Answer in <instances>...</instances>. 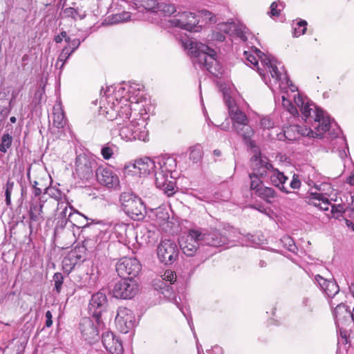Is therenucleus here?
Instances as JSON below:
<instances>
[{
  "mask_svg": "<svg viewBox=\"0 0 354 354\" xmlns=\"http://www.w3.org/2000/svg\"><path fill=\"white\" fill-rule=\"evenodd\" d=\"M294 102L300 110L302 119L309 127L290 126L287 127L283 133L277 135L278 139L282 140L284 138L288 140H296V136L291 135V133L295 131L304 136L322 138L331 125V119L328 113L317 107L308 98L303 97L299 93L294 96Z\"/></svg>",
  "mask_w": 354,
  "mask_h": 354,
  "instance_id": "nucleus-1",
  "label": "nucleus"
},
{
  "mask_svg": "<svg viewBox=\"0 0 354 354\" xmlns=\"http://www.w3.org/2000/svg\"><path fill=\"white\" fill-rule=\"evenodd\" d=\"M188 53L193 56V62L201 68L206 69L211 74L219 77L223 73V68L218 64L215 50L208 46L189 39L184 44Z\"/></svg>",
  "mask_w": 354,
  "mask_h": 354,
  "instance_id": "nucleus-2",
  "label": "nucleus"
},
{
  "mask_svg": "<svg viewBox=\"0 0 354 354\" xmlns=\"http://www.w3.org/2000/svg\"><path fill=\"white\" fill-rule=\"evenodd\" d=\"M256 53L263 66L270 74L274 82L279 84V87L285 88L288 86L292 92L297 90V86L289 80L284 67L281 66L279 70L278 65L280 63L277 59L265 55L259 50L256 49Z\"/></svg>",
  "mask_w": 354,
  "mask_h": 354,
  "instance_id": "nucleus-3",
  "label": "nucleus"
},
{
  "mask_svg": "<svg viewBox=\"0 0 354 354\" xmlns=\"http://www.w3.org/2000/svg\"><path fill=\"white\" fill-rule=\"evenodd\" d=\"M119 135L126 141L140 140L145 141L148 137V131L146 129V122L142 118L138 120H126L117 122Z\"/></svg>",
  "mask_w": 354,
  "mask_h": 354,
  "instance_id": "nucleus-4",
  "label": "nucleus"
},
{
  "mask_svg": "<svg viewBox=\"0 0 354 354\" xmlns=\"http://www.w3.org/2000/svg\"><path fill=\"white\" fill-rule=\"evenodd\" d=\"M123 211L135 221L143 219L146 214V207L140 198L131 192H123L120 196Z\"/></svg>",
  "mask_w": 354,
  "mask_h": 354,
  "instance_id": "nucleus-5",
  "label": "nucleus"
},
{
  "mask_svg": "<svg viewBox=\"0 0 354 354\" xmlns=\"http://www.w3.org/2000/svg\"><path fill=\"white\" fill-rule=\"evenodd\" d=\"M315 281L326 296L331 308H333L339 301L344 300V292H340L339 286L334 280H328L317 274L315 277Z\"/></svg>",
  "mask_w": 354,
  "mask_h": 354,
  "instance_id": "nucleus-6",
  "label": "nucleus"
},
{
  "mask_svg": "<svg viewBox=\"0 0 354 354\" xmlns=\"http://www.w3.org/2000/svg\"><path fill=\"white\" fill-rule=\"evenodd\" d=\"M155 181L160 185H163L167 177L173 178L172 173L176 167V160L170 156H160L155 159Z\"/></svg>",
  "mask_w": 354,
  "mask_h": 354,
  "instance_id": "nucleus-7",
  "label": "nucleus"
},
{
  "mask_svg": "<svg viewBox=\"0 0 354 354\" xmlns=\"http://www.w3.org/2000/svg\"><path fill=\"white\" fill-rule=\"evenodd\" d=\"M197 231L200 233L199 237L201 245L212 247H221L227 244L229 242V239L226 235L217 229L199 228L197 229Z\"/></svg>",
  "mask_w": 354,
  "mask_h": 354,
  "instance_id": "nucleus-8",
  "label": "nucleus"
},
{
  "mask_svg": "<svg viewBox=\"0 0 354 354\" xmlns=\"http://www.w3.org/2000/svg\"><path fill=\"white\" fill-rule=\"evenodd\" d=\"M138 287L136 281L133 278H124L115 283L113 290V295L120 299H131L138 292Z\"/></svg>",
  "mask_w": 354,
  "mask_h": 354,
  "instance_id": "nucleus-9",
  "label": "nucleus"
},
{
  "mask_svg": "<svg viewBox=\"0 0 354 354\" xmlns=\"http://www.w3.org/2000/svg\"><path fill=\"white\" fill-rule=\"evenodd\" d=\"M100 325L95 319L88 317L82 318L80 324V330L82 337L89 344L95 342L99 339V328H102L104 325L100 319Z\"/></svg>",
  "mask_w": 354,
  "mask_h": 354,
  "instance_id": "nucleus-10",
  "label": "nucleus"
},
{
  "mask_svg": "<svg viewBox=\"0 0 354 354\" xmlns=\"http://www.w3.org/2000/svg\"><path fill=\"white\" fill-rule=\"evenodd\" d=\"M170 22L175 27L190 32H198L201 29V27L197 26L199 22L198 16L190 12H183L175 15Z\"/></svg>",
  "mask_w": 354,
  "mask_h": 354,
  "instance_id": "nucleus-11",
  "label": "nucleus"
},
{
  "mask_svg": "<svg viewBox=\"0 0 354 354\" xmlns=\"http://www.w3.org/2000/svg\"><path fill=\"white\" fill-rule=\"evenodd\" d=\"M141 270V265L138 260L133 257H123L116 265L118 275L123 278H133Z\"/></svg>",
  "mask_w": 354,
  "mask_h": 354,
  "instance_id": "nucleus-12",
  "label": "nucleus"
},
{
  "mask_svg": "<svg viewBox=\"0 0 354 354\" xmlns=\"http://www.w3.org/2000/svg\"><path fill=\"white\" fill-rule=\"evenodd\" d=\"M199 236L200 233L197 231V229H192L189 231L186 236L180 238L179 241L180 247L185 255L192 257L196 252L199 245H201Z\"/></svg>",
  "mask_w": 354,
  "mask_h": 354,
  "instance_id": "nucleus-13",
  "label": "nucleus"
},
{
  "mask_svg": "<svg viewBox=\"0 0 354 354\" xmlns=\"http://www.w3.org/2000/svg\"><path fill=\"white\" fill-rule=\"evenodd\" d=\"M253 174L263 178L269 177L273 166L269 159L261 153L254 154L250 160Z\"/></svg>",
  "mask_w": 354,
  "mask_h": 354,
  "instance_id": "nucleus-14",
  "label": "nucleus"
},
{
  "mask_svg": "<svg viewBox=\"0 0 354 354\" xmlns=\"http://www.w3.org/2000/svg\"><path fill=\"white\" fill-rule=\"evenodd\" d=\"M115 324L122 333H127L135 326V317L133 312L125 307H120L115 317Z\"/></svg>",
  "mask_w": 354,
  "mask_h": 354,
  "instance_id": "nucleus-15",
  "label": "nucleus"
},
{
  "mask_svg": "<svg viewBox=\"0 0 354 354\" xmlns=\"http://www.w3.org/2000/svg\"><path fill=\"white\" fill-rule=\"evenodd\" d=\"M157 254L161 262L171 264L178 257L177 245L171 240L162 241L158 247Z\"/></svg>",
  "mask_w": 354,
  "mask_h": 354,
  "instance_id": "nucleus-16",
  "label": "nucleus"
},
{
  "mask_svg": "<svg viewBox=\"0 0 354 354\" xmlns=\"http://www.w3.org/2000/svg\"><path fill=\"white\" fill-rule=\"evenodd\" d=\"M95 175L98 183L108 188L115 189L120 185L118 176L110 167L100 166Z\"/></svg>",
  "mask_w": 354,
  "mask_h": 354,
  "instance_id": "nucleus-17",
  "label": "nucleus"
},
{
  "mask_svg": "<svg viewBox=\"0 0 354 354\" xmlns=\"http://www.w3.org/2000/svg\"><path fill=\"white\" fill-rule=\"evenodd\" d=\"M93 163L85 154L79 155L75 161V174L82 180H88L93 176Z\"/></svg>",
  "mask_w": 354,
  "mask_h": 354,
  "instance_id": "nucleus-18",
  "label": "nucleus"
},
{
  "mask_svg": "<svg viewBox=\"0 0 354 354\" xmlns=\"http://www.w3.org/2000/svg\"><path fill=\"white\" fill-rule=\"evenodd\" d=\"M107 304L106 297L104 293L98 292L93 295L88 304V310L92 317L95 319L100 325V319L102 313L104 310Z\"/></svg>",
  "mask_w": 354,
  "mask_h": 354,
  "instance_id": "nucleus-19",
  "label": "nucleus"
},
{
  "mask_svg": "<svg viewBox=\"0 0 354 354\" xmlns=\"http://www.w3.org/2000/svg\"><path fill=\"white\" fill-rule=\"evenodd\" d=\"M117 101L119 100L113 95L102 97L100 100V114L109 120H118Z\"/></svg>",
  "mask_w": 354,
  "mask_h": 354,
  "instance_id": "nucleus-20",
  "label": "nucleus"
},
{
  "mask_svg": "<svg viewBox=\"0 0 354 354\" xmlns=\"http://www.w3.org/2000/svg\"><path fill=\"white\" fill-rule=\"evenodd\" d=\"M335 306H336L333 310V315L336 326L352 325L353 311L351 312L348 306L344 303V300L339 301Z\"/></svg>",
  "mask_w": 354,
  "mask_h": 354,
  "instance_id": "nucleus-21",
  "label": "nucleus"
},
{
  "mask_svg": "<svg viewBox=\"0 0 354 354\" xmlns=\"http://www.w3.org/2000/svg\"><path fill=\"white\" fill-rule=\"evenodd\" d=\"M102 342L104 348L111 354H122L123 352V346L121 342L116 339L111 331L102 333Z\"/></svg>",
  "mask_w": 354,
  "mask_h": 354,
  "instance_id": "nucleus-22",
  "label": "nucleus"
},
{
  "mask_svg": "<svg viewBox=\"0 0 354 354\" xmlns=\"http://www.w3.org/2000/svg\"><path fill=\"white\" fill-rule=\"evenodd\" d=\"M155 160H151L149 158H145L137 160L133 164L135 171L133 172L138 173L140 176H147L151 173L155 174L156 170Z\"/></svg>",
  "mask_w": 354,
  "mask_h": 354,
  "instance_id": "nucleus-23",
  "label": "nucleus"
},
{
  "mask_svg": "<svg viewBox=\"0 0 354 354\" xmlns=\"http://www.w3.org/2000/svg\"><path fill=\"white\" fill-rule=\"evenodd\" d=\"M116 112H118V122L120 120H129L131 114V104L127 97H122L117 101Z\"/></svg>",
  "mask_w": 354,
  "mask_h": 354,
  "instance_id": "nucleus-24",
  "label": "nucleus"
},
{
  "mask_svg": "<svg viewBox=\"0 0 354 354\" xmlns=\"http://www.w3.org/2000/svg\"><path fill=\"white\" fill-rule=\"evenodd\" d=\"M229 113L232 122V129L249 122L247 115L236 106H229Z\"/></svg>",
  "mask_w": 354,
  "mask_h": 354,
  "instance_id": "nucleus-25",
  "label": "nucleus"
},
{
  "mask_svg": "<svg viewBox=\"0 0 354 354\" xmlns=\"http://www.w3.org/2000/svg\"><path fill=\"white\" fill-rule=\"evenodd\" d=\"M70 209H71L68 213V219L69 221V223H71L73 226H76L77 227L80 228V227H86V226L88 225V223H86V224L83 223L82 220H84V219L86 220V221L91 220V223H100V221H97L93 219H89L84 215L80 213L78 211L75 210L73 207H71Z\"/></svg>",
  "mask_w": 354,
  "mask_h": 354,
  "instance_id": "nucleus-26",
  "label": "nucleus"
},
{
  "mask_svg": "<svg viewBox=\"0 0 354 354\" xmlns=\"http://www.w3.org/2000/svg\"><path fill=\"white\" fill-rule=\"evenodd\" d=\"M308 203L323 211L328 210L330 205L329 200L320 193H310Z\"/></svg>",
  "mask_w": 354,
  "mask_h": 354,
  "instance_id": "nucleus-27",
  "label": "nucleus"
},
{
  "mask_svg": "<svg viewBox=\"0 0 354 354\" xmlns=\"http://www.w3.org/2000/svg\"><path fill=\"white\" fill-rule=\"evenodd\" d=\"M233 129L237 135L242 138L243 142L246 145H250V147L253 145L252 138L254 134V131L248 122Z\"/></svg>",
  "mask_w": 354,
  "mask_h": 354,
  "instance_id": "nucleus-28",
  "label": "nucleus"
},
{
  "mask_svg": "<svg viewBox=\"0 0 354 354\" xmlns=\"http://www.w3.org/2000/svg\"><path fill=\"white\" fill-rule=\"evenodd\" d=\"M269 178L272 185L278 187L283 192L289 193L284 186L288 178L282 172H280L278 169L273 168V169L271 170Z\"/></svg>",
  "mask_w": 354,
  "mask_h": 354,
  "instance_id": "nucleus-29",
  "label": "nucleus"
},
{
  "mask_svg": "<svg viewBox=\"0 0 354 354\" xmlns=\"http://www.w3.org/2000/svg\"><path fill=\"white\" fill-rule=\"evenodd\" d=\"M53 124L58 129L64 128L66 124V119L60 102H57L53 106Z\"/></svg>",
  "mask_w": 354,
  "mask_h": 354,
  "instance_id": "nucleus-30",
  "label": "nucleus"
},
{
  "mask_svg": "<svg viewBox=\"0 0 354 354\" xmlns=\"http://www.w3.org/2000/svg\"><path fill=\"white\" fill-rule=\"evenodd\" d=\"M218 30L223 33L227 35H232L236 33L239 36L242 40H247V37L243 34L240 33L237 29V26L234 23H222L218 25Z\"/></svg>",
  "mask_w": 354,
  "mask_h": 354,
  "instance_id": "nucleus-31",
  "label": "nucleus"
},
{
  "mask_svg": "<svg viewBox=\"0 0 354 354\" xmlns=\"http://www.w3.org/2000/svg\"><path fill=\"white\" fill-rule=\"evenodd\" d=\"M255 194L270 203H272L277 196V192L274 189L264 185L260 189H258L257 193Z\"/></svg>",
  "mask_w": 354,
  "mask_h": 354,
  "instance_id": "nucleus-32",
  "label": "nucleus"
},
{
  "mask_svg": "<svg viewBox=\"0 0 354 354\" xmlns=\"http://www.w3.org/2000/svg\"><path fill=\"white\" fill-rule=\"evenodd\" d=\"M77 263V255L75 252H71L63 259L62 268L64 272L68 274L73 270Z\"/></svg>",
  "mask_w": 354,
  "mask_h": 354,
  "instance_id": "nucleus-33",
  "label": "nucleus"
},
{
  "mask_svg": "<svg viewBox=\"0 0 354 354\" xmlns=\"http://www.w3.org/2000/svg\"><path fill=\"white\" fill-rule=\"evenodd\" d=\"M44 207L43 201H38L32 202L30 204V218L33 221H38L40 218H42V208Z\"/></svg>",
  "mask_w": 354,
  "mask_h": 354,
  "instance_id": "nucleus-34",
  "label": "nucleus"
},
{
  "mask_svg": "<svg viewBox=\"0 0 354 354\" xmlns=\"http://www.w3.org/2000/svg\"><path fill=\"white\" fill-rule=\"evenodd\" d=\"M151 212L153 214V219L160 225L164 224L169 218L167 211L163 207H158L152 209Z\"/></svg>",
  "mask_w": 354,
  "mask_h": 354,
  "instance_id": "nucleus-35",
  "label": "nucleus"
},
{
  "mask_svg": "<svg viewBox=\"0 0 354 354\" xmlns=\"http://www.w3.org/2000/svg\"><path fill=\"white\" fill-rule=\"evenodd\" d=\"M140 234H142L141 239L146 243L155 242L158 239V233L154 227H152V229L145 227L141 230Z\"/></svg>",
  "mask_w": 354,
  "mask_h": 354,
  "instance_id": "nucleus-36",
  "label": "nucleus"
},
{
  "mask_svg": "<svg viewBox=\"0 0 354 354\" xmlns=\"http://www.w3.org/2000/svg\"><path fill=\"white\" fill-rule=\"evenodd\" d=\"M249 178L250 180V190L253 191L254 194L257 193V190L260 189L263 186V180L264 179L262 177L258 176L253 173H250L249 174Z\"/></svg>",
  "mask_w": 354,
  "mask_h": 354,
  "instance_id": "nucleus-37",
  "label": "nucleus"
},
{
  "mask_svg": "<svg viewBox=\"0 0 354 354\" xmlns=\"http://www.w3.org/2000/svg\"><path fill=\"white\" fill-rule=\"evenodd\" d=\"M169 178V177L166 178V180L164 182L163 185H160L158 183H156V185L157 187L162 189L165 194L168 196H171L175 193V186L174 182L173 180H170Z\"/></svg>",
  "mask_w": 354,
  "mask_h": 354,
  "instance_id": "nucleus-38",
  "label": "nucleus"
},
{
  "mask_svg": "<svg viewBox=\"0 0 354 354\" xmlns=\"http://www.w3.org/2000/svg\"><path fill=\"white\" fill-rule=\"evenodd\" d=\"M64 14L67 17H71L76 20L77 18L83 19L86 15L84 12H81L78 8H74L72 7L66 8L64 10Z\"/></svg>",
  "mask_w": 354,
  "mask_h": 354,
  "instance_id": "nucleus-39",
  "label": "nucleus"
},
{
  "mask_svg": "<svg viewBox=\"0 0 354 354\" xmlns=\"http://www.w3.org/2000/svg\"><path fill=\"white\" fill-rule=\"evenodd\" d=\"M72 52L70 50L69 47H64L61 53L59 54L57 62L55 64V66H59V63H61V66H59V69H62L64 65L65 62L72 55Z\"/></svg>",
  "mask_w": 354,
  "mask_h": 354,
  "instance_id": "nucleus-40",
  "label": "nucleus"
},
{
  "mask_svg": "<svg viewBox=\"0 0 354 354\" xmlns=\"http://www.w3.org/2000/svg\"><path fill=\"white\" fill-rule=\"evenodd\" d=\"M203 156V150L200 145H195L190 148L189 159L194 162H198Z\"/></svg>",
  "mask_w": 354,
  "mask_h": 354,
  "instance_id": "nucleus-41",
  "label": "nucleus"
},
{
  "mask_svg": "<svg viewBox=\"0 0 354 354\" xmlns=\"http://www.w3.org/2000/svg\"><path fill=\"white\" fill-rule=\"evenodd\" d=\"M158 12H160L165 15H171L176 12V7L174 4L160 2L158 6Z\"/></svg>",
  "mask_w": 354,
  "mask_h": 354,
  "instance_id": "nucleus-42",
  "label": "nucleus"
},
{
  "mask_svg": "<svg viewBox=\"0 0 354 354\" xmlns=\"http://www.w3.org/2000/svg\"><path fill=\"white\" fill-rule=\"evenodd\" d=\"M245 58L247 59L248 62L250 63V64H251L250 66L257 68L259 75L261 76V77L263 79H264L265 75L263 73V70L259 67V64H258L259 59L257 58V57L253 55L248 54V52H246V51H245Z\"/></svg>",
  "mask_w": 354,
  "mask_h": 354,
  "instance_id": "nucleus-43",
  "label": "nucleus"
},
{
  "mask_svg": "<svg viewBox=\"0 0 354 354\" xmlns=\"http://www.w3.org/2000/svg\"><path fill=\"white\" fill-rule=\"evenodd\" d=\"M15 186V183L11 181L10 179L8 180L4 189H5V196H6V204L8 207L11 206V194Z\"/></svg>",
  "mask_w": 354,
  "mask_h": 354,
  "instance_id": "nucleus-44",
  "label": "nucleus"
},
{
  "mask_svg": "<svg viewBox=\"0 0 354 354\" xmlns=\"http://www.w3.org/2000/svg\"><path fill=\"white\" fill-rule=\"evenodd\" d=\"M131 15L128 12H123L113 15L111 19V24L123 23L130 20Z\"/></svg>",
  "mask_w": 354,
  "mask_h": 354,
  "instance_id": "nucleus-45",
  "label": "nucleus"
},
{
  "mask_svg": "<svg viewBox=\"0 0 354 354\" xmlns=\"http://www.w3.org/2000/svg\"><path fill=\"white\" fill-rule=\"evenodd\" d=\"M282 105L292 115H299L298 110L292 103L288 100L284 95L282 96Z\"/></svg>",
  "mask_w": 354,
  "mask_h": 354,
  "instance_id": "nucleus-46",
  "label": "nucleus"
},
{
  "mask_svg": "<svg viewBox=\"0 0 354 354\" xmlns=\"http://www.w3.org/2000/svg\"><path fill=\"white\" fill-rule=\"evenodd\" d=\"M0 151L6 153L12 145V138L8 133L3 134L1 139Z\"/></svg>",
  "mask_w": 354,
  "mask_h": 354,
  "instance_id": "nucleus-47",
  "label": "nucleus"
},
{
  "mask_svg": "<svg viewBox=\"0 0 354 354\" xmlns=\"http://www.w3.org/2000/svg\"><path fill=\"white\" fill-rule=\"evenodd\" d=\"M281 242L283 247L288 250L290 252L295 253L297 247L295 244L294 240L289 236H284L281 239Z\"/></svg>",
  "mask_w": 354,
  "mask_h": 354,
  "instance_id": "nucleus-48",
  "label": "nucleus"
},
{
  "mask_svg": "<svg viewBox=\"0 0 354 354\" xmlns=\"http://www.w3.org/2000/svg\"><path fill=\"white\" fill-rule=\"evenodd\" d=\"M302 306L305 313H313L315 305L313 299L309 297H304L302 299Z\"/></svg>",
  "mask_w": 354,
  "mask_h": 354,
  "instance_id": "nucleus-49",
  "label": "nucleus"
},
{
  "mask_svg": "<svg viewBox=\"0 0 354 354\" xmlns=\"http://www.w3.org/2000/svg\"><path fill=\"white\" fill-rule=\"evenodd\" d=\"M307 22L301 20L297 23L296 26L294 28L293 36L297 37L304 35L306 30Z\"/></svg>",
  "mask_w": 354,
  "mask_h": 354,
  "instance_id": "nucleus-50",
  "label": "nucleus"
},
{
  "mask_svg": "<svg viewBox=\"0 0 354 354\" xmlns=\"http://www.w3.org/2000/svg\"><path fill=\"white\" fill-rule=\"evenodd\" d=\"M53 281L55 282V290L57 293H60L64 283V277L62 273L56 272L53 275Z\"/></svg>",
  "mask_w": 354,
  "mask_h": 354,
  "instance_id": "nucleus-51",
  "label": "nucleus"
},
{
  "mask_svg": "<svg viewBox=\"0 0 354 354\" xmlns=\"http://www.w3.org/2000/svg\"><path fill=\"white\" fill-rule=\"evenodd\" d=\"M160 3L156 0H142L143 6L146 10L158 12V6Z\"/></svg>",
  "mask_w": 354,
  "mask_h": 354,
  "instance_id": "nucleus-52",
  "label": "nucleus"
},
{
  "mask_svg": "<svg viewBox=\"0 0 354 354\" xmlns=\"http://www.w3.org/2000/svg\"><path fill=\"white\" fill-rule=\"evenodd\" d=\"M114 146L104 145L101 149V155L105 160H109L113 155Z\"/></svg>",
  "mask_w": 354,
  "mask_h": 354,
  "instance_id": "nucleus-53",
  "label": "nucleus"
},
{
  "mask_svg": "<svg viewBox=\"0 0 354 354\" xmlns=\"http://www.w3.org/2000/svg\"><path fill=\"white\" fill-rule=\"evenodd\" d=\"M162 280L169 281L170 284H173L176 280V275L174 271L167 270L162 275Z\"/></svg>",
  "mask_w": 354,
  "mask_h": 354,
  "instance_id": "nucleus-54",
  "label": "nucleus"
},
{
  "mask_svg": "<svg viewBox=\"0 0 354 354\" xmlns=\"http://www.w3.org/2000/svg\"><path fill=\"white\" fill-rule=\"evenodd\" d=\"M350 325H341V326H337V327L338 328V330L339 332V334H340V336L342 339H345V342L346 343H348L350 342L348 340V338L349 337V333H348V330H347L346 327L347 326H349Z\"/></svg>",
  "mask_w": 354,
  "mask_h": 354,
  "instance_id": "nucleus-55",
  "label": "nucleus"
},
{
  "mask_svg": "<svg viewBox=\"0 0 354 354\" xmlns=\"http://www.w3.org/2000/svg\"><path fill=\"white\" fill-rule=\"evenodd\" d=\"M344 212V205L342 204L331 205V213L333 216L338 218Z\"/></svg>",
  "mask_w": 354,
  "mask_h": 354,
  "instance_id": "nucleus-56",
  "label": "nucleus"
},
{
  "mask_svg": "<svg viewBox=\"0 0 354 354\" xmlns=\"http://www.w3.org/2000/svg\"><path fill=\"white\" fill-rule=\"evenodd\" d=\"M68 222L69 221L68 218H57L55 231L58 232L59 230H63Z\"/></svg>",
  "mask_w": 354,
  "mask_h": 354,
  "instance_id": "nucleus-57",
  "label": "nucleus"
},
{
  "mask_svg": "<svg viewBox=\"0 0 354 354\" xmlns=\"http://www.w3.org/2000/svg\"><path fill=\"white\" fill-rule=\"evenodd\" d=\"M212 39L216 40L218 41H223L225 39V36L222 32L218 30L212 32Z\"/></svg>",
  "mask_w": 354,
  "mask_h": 354,
  "instance_id": "nucleus-58",
  "label": "nucleus"
},
{
  "mask_svg": "<svg viewBox=\"0 0 354 354\" xmlns=\"http://www.w3.org/2000/svg\"><path fill=\"white\" fill-rule=\"evenodd\" d=\"M261 127L263 129H270L273 126V122L269 118H264L261 120Z\"/></svg>",
  "mask_w": 354,
  "mask_h": 354,
  "instance_id": "nucleus-59",
  "label": "nucleus"
},
{
  "mask_svg": "<svg viewBox=\"0 0 354 354\" xmlns=\"http://www.w3.org/2000/svg\"><path fill=\"white\" fill-rule=\"evenodd\" d=\"M301 182L296 175L293 176V178L290 182V186L292 189H298L300 187Z\"/></svg>",
  "mask_w": 354,
  "mask_h": 354,
  "instance_id": "nucleus-60",
  "label": "nucleus"
},
{
  "mask_svg": "<svg viewBox=\"0 0 354 354\" xmlns=\"http://www.w3.org/2000/svg\"><path fill=\"white\" fill-rule=\"evenodd\" d=\"M278 4L277 2L272 3L270 6V14L272 16L278 17L280 15L281 10H277Z\"/></svg>",
  "mask_w": 354,
  "mask_h": 354,
  "instance_id": "nucleus-61",
  "label": "nucleus"
},
{
  "mask_svg": "<svg viewBox=\"0 0 354 354\" xmlns=\"http://www.w3.org/2000/svg\"><path fill=\"white\" fill-rule=\"evenodd\" d=\"M45 317H46V326L49 328L53 324V315H52L51 312L50 310H48L45 314Z\"/></svg>",
  "mask_w": 354,
  "mask_h": 354,
  "instance_id": "nucleus-62",
  "label": "nucleus"
},
{
  "mask_svg": "<svg viewBox=\"0 0 354 354\" xmlns=\"http://www.w3.org/2000/svg\"><path fill=\"white\" fill-rule=\"evenodd\" d=\"M81 42H80V40L78 39H75L71 41V51L72 53H73L80 45Z\"/></svg>",
  "mask_w": 354,
  "mask_h": 354,
  "instance_id": "nucleus-63",
  "label": "nucleus"
},
{
  "mask_svg": "<svg viewBox=\"0 0 354 354\" xmlns=\"http://www.w3.org/2000/svg\"><path fill=\"white\" fill-rule=\"evenodd\" d=\"M66 32L63 30L61 32L60 35H57L55 37L54 40L56 43L59 44L63 41V39L66 37Z\"/></svg>",
  "mask_w": 354,
  "mask_h": 354,
  "instance_id": "nucleus-64",
  "label": "nucleus"
}]
</instances>
